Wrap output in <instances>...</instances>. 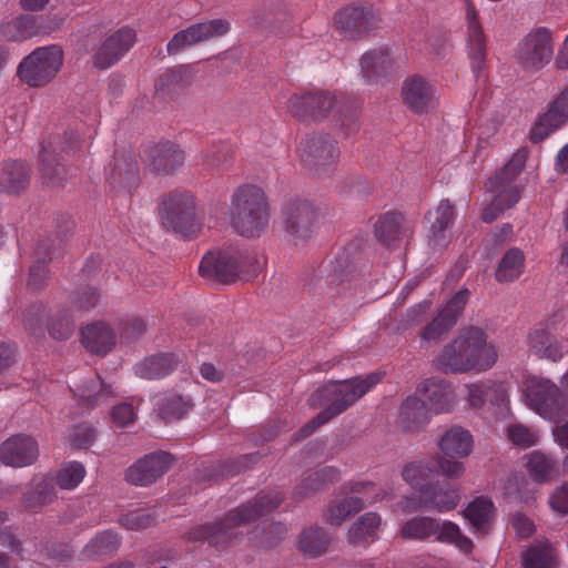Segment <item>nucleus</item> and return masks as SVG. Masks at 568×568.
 I'll list each match as a JSON object with an SVG mask.
<instances>
[{
	"label": "nucleus",
	"mask_w": 568,
	"mask_h": 568,
	"mask_svg": "<svg viewBox=\"0 0 568 568\" xmlns=\"http://www.w3.org/2000/svg\"><path fill=\"white\" fill-rule=\"evenodd\" d=\"M434 413L418 396H408L399 409V425L404 433H419L430 422Z\"/></svg>",
	"instance_id": "obj_32"
},
{
	"label": "nucleus",
	"mask_w": 568,
	"mask_h": 568,
	"mask_svg": "<svg viewBox=\"0 0 568 568\" xmlns=\"http://www.w3.org/2000/svg\"><path fill=\"white\" fill-rule=\"evenodd\" d=\"M473 435L463 427H452L439 440L440 450L449 457H466L473 450Z\"/></svg>",
	"instance_id": "obj_40"
},
{
	"label": "nucleus",
	"mask_w": 568,
	"mask_h": 568,
	"mask_svg": "<svg viewBox=\"0 0 568 568\" xmlns=\"http://www.w3.org/2000/svg\"><path fill=\"white\" fill-rule=\"evenodd\" d=\"M62 63L63 51L60 47H41L20 62L17 74L29 87H44L55 78Z\"/></svg>",
	"instance_id": "obj_11"
},
{
	"label": "nucleus",
	"mask_w": 568,
	"mask_h": 568,
	"mask_svg": "<svg viewBox=\"0 0 568 568\" xmlns=\"http://www.w3.org/2000/svg\"><path fill=\"white\" fill-rule=\"evenodd\" d=\"M400 101L413 114L425 115L438 106L437 89L422 74H410L402 83Z\"/></svg>",
	"instance_id": "obj_16"
},
{
	"label": "nucleus",
	"mask_w": 568,
	"mask_h": 568,
	"mask_svg": "<svg viewBox=\"0 0 568 568\" xmlns=\"http://www.w3.org/2000/svg\"><path fill=\"white\" fill-rule=\"evenodd\" d=\"M261 266L260 257L254 251L230 247L207 252L200 262L199 273L205 281L227 284L237 278H254Z\"/></svg>",
	"instance_id": "obj_4"
},
{
	"label": "nucleus",
	"mask_w": 568,
	"mask_h": 568,
	"mask_svg": "<svg viewBox=\"0 0 568 568\" xmlns=\"http://www.w3.org/2000/svg\"><path fill=\"white\" fill-rule=\"evenodd\" d=\"M524 395L529 407L544 419L559 423L568 416V397L550 379L528 378Z\"/></svg>",
	"instance_id": "obj_9"
},
{
	"label": "nucleus",
	"mask_w": 568,
	"mask_h": 568,
	"mask_svg": "<svg viewBox=\"0 0 568 568\" xmlns=\"http://www.w3.org/2000/svg\"><path fill=\"white\" fill-rule=\"evenodd\" d=\"M310 400L312 406L325 408L298 430L295 440L311 436L320 426L346 410L355 402V386L351 381L332 383L314 392Z\"/></svg>",
	"instance_id": "obj_6"
},
{
	"label": "nucleus",
	"mask_w": 568,
	"mask_h": 568,
	"mask_svg": "<svg viewBox=\"0 0 568 568\" xmlns=\"http://www.w3.org/2000/svg\"><path fill=\"white\" fill-rule=\"evenodd\" d=\"M80 148V134L69 130L63 135H52L42 144L40 153V171L43 182L48 185H59L67 178V169L62 163L65 155L74 153Z\"/></svg>",
	"instance_id": "obj_10"
},
{
	"label": "nucleus",
	"mask_w": 568,
	"mask_h": 568,
	"mask_svg": "<svg viewBox=\"0 0 568 568\" xmlns=\"http://www.w3.org/2000/svg\"><path fill=\"white\" fill-rule=\"evenodd\" d=\"M83 346L93 354L105 355L115 345V334L104 322H95L81 331Z\"/></svg>",
	"instance_id": "obj_36"
},
{
	"label": "nucleus",
	"mask_w": 568,
	"mask_h": 568,
	"mask_svg": "<svg viewBox=\"0 0 568 568\" xmlns=\"http://www.w3.org/2000/svg\"><path fill=\"white\" fill-rule=\"evenodd\" d=\"M508 438L514 445L523 448L535 446L538 442L536 433L521 424L508 427Z\"/></svg>",
	"instance_id": "obj_61"
},
{
	"label": "nucleus",
	"mask_w": 568,
	"mask_h": 568,
	"mask_svg": "<svg viewBox=\"0 0 568 568\" xmlns=\"http://www.w3.org/2000/svg\"><path fill=\"white\" fill-rule=\"evenodd\" d=\"M355 272V245L348 244L339 251L329 264L326 282L341 285L352 282Z\"/></svg>",
	"instance_id": "obj_39"
},
{
	"label": "nucleus",
	"mask_w": 568,
	"mask_h": 568,
	"mask_svg": "<svg viewBox=\"0 0 568 568\" xmlns=\"http://www.w3.org/2000/svg\"><path fill=\"white\" fill-rule=\"evenodd\" d=\"M100 301V293L95 287L84 286L77 291L71 300V306L78 311H90L94 308Z\"/></svg>",
	"instance_id": "obj_60"
},
{
	"label": "nucleus",
	"mask_w": 568,
	"mask_h": 568,
	"mask_svg": "<svg viewBox=\"0 0 568 568\" xmlns=\"http://www.w3.org/2000/svg\"><path fill=\"white\" fill-rule=\"evenodd\" d=\"M382 518L369 511L357 517V547H366L378 539Z\"/></svg>",
	"instance_id": "obj_53"
},
{
	"label": "nucleus",
	"mask_w": 568,
	"mask_h": 568,
	"mask_svg": "<svg viewBox=\"0 0 568 568\" xmlns=\"http://www.w3.org/2000/svg\"><path fill=\"white\" fill-rule=\"evenodd\" d=\"M326 532L318 527L305 529L300 538V547L308 557H317L324 554L328 546Z\"/></svg>",
	"instance_id": "obj_52"
},
{
	"label": "nucleus",
	"mask_w": 568,
	"mask_h": 568,
	"mask_svg": "<svg viewBox=\"0 0 568 568\" xmlns=\"http://www.w3.org/2000/svg\"><path fill=\"white\" fill-rule=\"evenodd\" d=\"M283 229L294 245H303L312 239L317 220V211L307 200L295 199L283 209Z\"/></svg>",
	"instance_id": "obj_14"
},
{
	"label": "nucleus",
	"mask_w": 568,
	"mask_h": 568,
	"mask_svg": "<svg viewBox=\"0 0 568 568\" xmlns=\"http://www.w3.org/2000/svg\"><path fill=\"white\" fill-rule=\"evenodd\" d=\"M135 42V32L133 29L124 27L111 34L97 51L94 64L100 69H106L115 63L129 51Z\"/></svg>",
	"instance_id": "obj_30"
},
{
	"label": "nucleus",
	"mask_w": 568,
	"mask_h": 568,
	"mask_svg": "<svg viewBox=\"0 0 568 568\" xmlns=\"http://www.w3.org/2000/svg\"><path fill=\"white\" fill-rule=\"evenodd\" d=\"M527 158V148L517 150L508 163L488 180L486 187L495 196L484 209V222L491 223L501 212L513 207L520 200V189L514 181L525 166Z\"/></svg>",
	"instance_id": "obj_5"
},
{
	"label": "nucleus",
	"mask_w": 568,
	"mask_h": 568,
	"mask_svg": "<svg viewBox=\"0 0 568 568\" xmlns=\"http://www.w3.org/2000/svg\"><path fill=\"white\" fill-rule=\"evenodd\" d=\"M172 456L165 452L144 456L128 468L125 479L136 486H148L161 477L170 467Z\"/></svg>",
	"instance_id": "obj_23"
},
{
	"label": "nucleus",
	"mask_w": 568,
	"mask_h": 568,
	"mask_svg": "<svg viewBox=\"0 0 568 568\" xmlns=\"http://www.w3.org/2000/svg\"><path fill=\"white\" fill-rule=\"evenodd\" d=\"M416 394L434 414H445L456 404V394L450 382L444 378H427L422 382Z\"/></svg>",
	"instance_id": "obj_21"
},
{
	"label": "nucleus",
	"mask_w": 568,
	"mask_h": 568,
	"mask_svg": "<svg viewBox=\"0 0 568 568\" xmlns=\"http://www.w3.org/2000/svg\"><path fill=\"white\" fill-rule=\"evenodd\" d=\"M143 156L152 171L162 174L173 173L185 160L184 151L171 141H161L148 148Z\"/></svg>",
	"instance_id": "obj_26"
},
{
	"label": "nucleus",
	"mask_w": 568,
	"mask_h": 568,
	"mask_svg": "<svg viewBox=\"0 0 568 568\" xmlns=\"http://www.w3.org/2000/svg\"><path fill=\"white\" fill-rule=\"evenodd\" d=\"M256 24L276 31L280 23L288 22V14L278 0H271L253 12Z\"/></svg>",
	"instance_id": "obj_46"
},
{
	"label": "nucleus",
	"mask_w": 568,
	"mask_h": 568,
	"mask_svg": "<svg viewBox=\"0 0 568 568\" xmlns=\"http://www.w3.org/2000/svg\"><path fill=\"white\" fill-rule=\"evenodd\" d=\"M193 407V402L190 397H184L179 394L166 395L159 404L160 416L165 422L182 418Z\"/></svg>",
	"instance_id": "obj_51"
},
{
	"label": "nucleus",
	"mask_w": 568,
	"mask_h": 568,
	"mask_svg": "<svg viewBox=\"0 0 568 568\" xmlns=\"http://www.w3.org/2000/svg\"><path fill=\"white\" fill-rule=\"evenodd\" d=\"M400 536L414 540L434 537L436 541L454 545L465 554L471 552L474 548L471 539L462 534L458 525L449 520L439 523L428 516H417L407 520L400 529Z\"/></svg>",
	"instance_id": "obj_8"
},
{
	"label": "nucleus",
	"mask_w": 568,
	"mask_h": 568,
	"mask_svg": "<svg viewBox=\"0 0 568 568\" xmlns=\"http://www.w3.org/2000/svg\"><path fill=\"white\" fill-rule=\"evenodd\" d=\"M79 393L83 404L88 409H92L103 403H106L108 398L113 394L111 386L102 383L100 377L92 378L91 381L84 383L79 388Z\"/></svg>",
	"instance_id": "obj_50"
},
{
	"label": "nucleus",
	"mask_w": 568,
	"mask_h": 568,
	"mask_svg": "<svg viewBox=\"0 0 568 568\" xmlns=\"http://www.w3.org/2000/svg\"><path fill=\"white\" fill-rule=\"evenodd\" d=\"M87 471L79 462L64 463L55 475V484L63 490L75 489L83 480Z\"/></svg>",
	"instance_id": "obj_54"
},
{
	"label": "nucleus",
	"mask_w": 568,
	"mask_h": 568,
	"mask_svg": "<svg viewBox=\"0 0 568 568\" xmlns=\"http://www.w3.org/2000/svg\"><path fill=\"white\" fill-rule=\"evenodd\" d=\"M54 478L50 475L34 476L31 487L22 496V506L27 510L38 511L57 498Z\"/></svg>",
	"instance_id": "obj_35"
},
{
	"label": "nucleus",
	"mask_w": 568,
	"mask_h": 568,
	"mask_svg": "<svg viewBox=\"0 0 568 568\" xmlns=\"http://www.w3.org/2000/svg\"><path fill=\"white\" fill-rule=\"evenodd\" d=\"M34 20L30 16H20L1 27V34L10 41H23L34 33Z\"/></svg>",
	"instance_id": "obj_55"
},
{
	"label": "nucleus",
	"mask_w": 568,
	"mask_h": 568,
	"mask_svg": "<svg viewBox=\"0 0 568 568\" xmlns=\"http://www.w3.org/2000/svg\"><path fill=\"white\" fill-rule=\"evenodd\" d=\"M121 544L119 535L112 530H105L97 534L84 548V554L89 558L100 556H112Z\"/></svg>",
	"instance_id": "obj_49"
},
{
	"label": "nucleus",
	"mask_w": 568,
	"mask_h": 568,
	"mask_svg": "<svg viewBox=\"0 0 568 568\" xmlns=\"http://www.w3.org/2000/svg\"><path fill=\"white\" fill-rule=\"evenodd\" d=\"M178 365V358L171 353H160L146 357L135 365V374L145 379H158L170 375Z\"/></svg>",
	"instance_id": "obj_38"
},
{
	"label": "nucleus",
	"mask_w": 568,
	"mask_h": 568,
	"mask_svg": "<svg viewBox=\"0 0 568 568\" xmlns=\"http://www.w3.org/2000/svg\"><path fill=\"white\" fill-rule=\"evenodd\" d=\"M229 211L230 223L241 236L260 237L268 227V201L260 186L243 184L236 187L231 195Z\"/></svg>",
	"instance_id": "obj_3"
},
{
	"label": "nucleus",
	"mask_w": 568,
	"mask_h": 568,
	"mask_svg": "<svg viewBox=\"0 0 568 568\" xmlns=\"http://www.w3.org/2000/svg\"><path fill=\"white\" fill-rule=\"evenodd\" d=\"M234 150L231 143H212L203 154V164L210 169L227 170L233 163Z\"/></svg>",
	"instance_id": "obj_48"
},
{
	"label": "nucleus",
	"mask_w": 568,
	"mask_h": 568,
	"mask_svg": "<svg viewBox=\"0 0 568 568\" xmlns=\"http://www.w3.org/2000/svg\"><path fill=\"white\" fill-rule=\"evenodd\" d=\"M464 465L460 462L433 457L425 462H413L407 464L402 476L406 483L420 493L422 487H427L428 480L438 475L450 478H458L464 474Z\"/></svg>",
	"instance_id": "obj_15"
},
{
	"label": "nucleus",
	"mask_w": 568,
	"mask_h": 568,
	"mask_svg": "<svg viewBox=\"0 0 568 568\" xmlns=\"http://www.w3.org/2000/svg\"><path fill=\"white\" fill-rule=\"evenodd\" d=\"M549 504L557 514L561 516L568 514V484H562L552 491Z\"/></svg>",
	"instance_id": "obj_64"
},
{
	"label": "nucleus",
	"mask_w": 568,
	"mask_h": 568,
	"mask_svg": "<svg viewBox=\"0 0 568 568\" xmlns=\"http://www.w3.org/2000/svg\"><path fill=\"white\" fill-rule=\"evenodd\" d=\"M568 120V87L549 104L530 131V141L539 143Z\"/></svg>",
	"instance_id": "obj_24"
},
{
	"label": "nucleus",
	"mask_w": 568,
	"mask_h": 568,
	"mask_svg": "<svg viewBox=\"0 0 568 568\" xmlns=\"http://www.w3.org/2000/svg\"><path fill=\"white\" fill-rule=\"evenodd\" d=\"M489 385L486 383H474L466 386L468 402L473 408H481L488 402Z\"/></svg>",
	"instance_id": "obj_63"
},
{
	"label": "nucleus",
	"mask_w": 568,
	"mask_h": 568,
	"mask_svg": "<svg viewBox=\"0 0 568 568\" xmlns=\"http://www.w3.org/2000/svg\"><path fill=\"white\" fill-rule=\"evenodd\" d=\"M355 513V497L349 495L336 499L327 510V520L333 525H341Z\"/></svg>",
	"instance_id": "obj_58"
},
{
	"label": "nucleus",
	"mask_w": 568,
	"mask_h": 568,
	"mask_svg": "<svg viewBox=\"0 0 568 568\" xmlns=\"http://www.w3.org/2000/svg\"><path fill=\"white\" fill-rule=\"evenodd\" d=\"M297 153L305 169L318 173L322 168L332 165L338 158V149L322 135L307 136L301 141Z\"/></svg>",
	"instance_id": "obj_20"
},
{
	"label": "nucleus",
	"mask_w": 568,
	"mask_h": 568,
	"mask_svg": "<svg viewBox=\"0 0 568 568\" xmlns=\"http://www.w3.org/2000/svg\"><path fill=\"white\" fill-rule=\"evenodd\" d=\"M38 455V444L28 435L12 436L0 445V462L6 466H29L37 460Z\"/></svg>",
	"instance_id": "obj_25"
},
{
	"label": "nucleus",
	"mask_w": 568,
	"mask_h": 568,
	"mask_svg": "<svg viewBox=\"0 0 568 568\" xmlns=\"http://www.w3.org/2000/svg\"><path fill=\"white\" fill-rule=\"evenodd\" d=\"M457 216L456 207L449 200H442L434 212L428 213L430 222V233L428 235L429 245L433 248L446 247L449 240V230Z\"/></svg>",
	"instance_id": "obj_29"
},
{
	"label": "nucleus",
	"mask_w": 568,
	"mask_h": 568,
	"mask_svg": "<svg viewBox=\"0 0 568 568\" xmlns=\"http://www.w3.org/2000/svg\"><path fill=\"white\" fill-rule=\"evenodd\" d=\"M290 113L302 122L329 119L333 126L349 135L355 123L353 103L342 93L315 90L295 93L287 101Z\"/></svg>",
	"instance_id": "obj_2"
},
{
	"label": "nucleus",
	"mask_w": 568,
	"mask_h": 568,
	"mask_svg": "<svg viewBox=\"0 0 568 568\" xmlns=\"http://www.w3.org/2000/svg\"><path fill=\"white\" fill-rule=\"evenodd\" d=\"M47 329L55 341L69 339L75 331V321L70 306H59L47 322Z\"/></svg>",
	"instance_id": "obj_44"
},
{
	"label": "nucleus",
	"mask_w": 568,
	"mask_h": 568,
	"mask_svg": "<svg viewBox=\"0 0 568 568\" xmlns=\"http://www.w3.org/2000/svg\"><path fill=\"white\" fill-rule=\"evenodd\" d=\"M465 518L471 525L474 531L487 534L491 528L495 506L486 497H478L473 500L463 511Z\"/></svg>",
	"instance_id": "obj_41"
},
{
	"label": "nucleus",
	"mask_w": 568,
	"mask_h": 568,
	"mask_svg": "<svg viewBox=\"0 0 568 568\" xmlns=\"http://www.w3.org/2000/svg\"><path fill=\"white\" fill-rule=\"evenodd\" d=\"M339 478V471L334 467H323L310 474L295 488L298 497H307L320 490L325 484L333 483Z\"/></svg>",
	"instance_id": "obj_47"
},
{
	"label": "nucleus",
	"mask_w": 568,
	"mask_h": 568,
	"mask_svg": "<svg viewBox=\"0 0 568 568\" xmlns=\"http://www.w3.org/2000/svg\"><path fill=\"white\" fill-rule=\"evenodd\" d=\"M466 19L468 23V57L473 73L476 79H479L486 65V40L478 21V13L469 2L466 7Z\"/></svg>",
	"instance_id": "obj_28"
},
{
	"label": "nucleus",
	"mask_w": 568,
	"mask_h": 568,
	"mask_svg": "<svg viewBox=\"0 0 568 568\" xmlns=\"http://www.w3.org/2000/svg\"><path fill=\"white\" fill-rule=\"evenodd\" d=\"M552 33L546 27L530 30L518 43L515 59L525 71L537 72L545 68L552 59Z\"/></svg>",
	"instance_id": "obj_12"
},
{
	"label": "nucleus",
	"mask_w": 568,
	"mask_h": 568,
	"mask_svg": "<svg viewBox=\"0 0 568 568\" xmlns=\"http://www.w3.org/2000/svg\"><path fill=\"white\" fill-rule=\"evenodd\" d=\"M527 345L532 355L554 363L559 362L565 355L562 343L542 327L535 328L528 334Z\"/></svg>",
	"instance_id": "obj_33"
},
{
	"label": "nucleus",
	"mask_w": 568,
	"mask_h": 568,
	"mask_svg": "<svg viewBox=\"0 0 568 568\" xmlns=\"http://www.w3.org/2000/svg\"><path fill=\"white\" fill-rule=\"evenodd\" d=\"M469 296L470 292L467 288L458 291L438 312L437 316L420 329L419 337L422 343L437 342L447 334L457 323Z\"/></svg>",
	"instance_id": "obj_18"
},
{
	"label": "nucleus",
	"mask_w": 568,
	"mask_h": 568,
	"mask_svg": "<svg viewBox=\"0 0 568 568\" xmlns=\"http://www.w3.org/2000/svg\"><path fill=\"white\" fill-rule=\"evenodd\" d=\"M393 63L394 61L388 49L369 51L361 59L363 77L369 81H377L390 72Z\"/></svg>",
	"instance_id": "obj_42"
},
{
	"label": "nucleus",
	"mask_w": 568,
	"mask_h": 568,
	"mask_svg": "<svg viewBox=\"0 0 568 568\" xmlns=\"http://www.w3.org/2000/svg\"><path fill=\"white\" fill-rule=\"evenodd\" d=\"M159 213L164 227L183 237L196 235L202 227L195 197L189 192L175 191L163 195Z\"/></svg>",
	"instance_id": "obj_7"
},
{
	"label": "nucleus",
	"mask_w": 568,
	"mask_h": 568,
	"mask_svg": "<svg viewBox=\"0 0 568 568\" xmlns=\"http://www.w3.org/2000/svg\"><path fill=\"white\" fill-rule=\"evenodd\" d=\"M486 332L477 326L462 328L454 338L471 371L484 372L497 361L496 347L487 342Z\"/></svg>",
	"instance_id": "obj_13"
},
{
	"label": "nucleus",
	"mask_w": 568,
	"mask_h": 568,
	"mask_svg": "<svg viewBox=\"0 0 568 568\" xmlns=\"http://www.w3.org/2000/svg\"><path fill=\"white\" fill-rule=\"evenodd\" d=\"M416 223L402 212L393 210L378 215L373 225L376 240L388 248L398 247L413 237Z\"/></svg>",
	"instance_id": "obj_17"
},
{
	"label": "nucleus",
	"mask_w": 568,
	"mask_h": 568,
	"mask_svg": "<svg viewBox=\"0 0 568 568\" xmlns=\"http://www.w3.org/2000/svg\"><path fill=\"white\" fill-rule=\"evenodd\" d=\"M524 568H555L556 560L550 548L532 546L523 554Z\"/></svg>",
	"instance_id": "obj_56"
},
{
	"label": "nucleus",
	"mask_w": 568,
	"mask_h": 568,
	"mask_svg": "<svg viewBox=\"0 0 568 568\" xmlns=\"http://www.w3.org/2000/svg\"><path fill=\"white\" fill-rule=\"evenodd\" d=\"M62 242L63 239L60 236L48 237L38 242L34 251L37 260L30 267L28 278V286L31 290H40L45 285L49 278L48 263L60 254Z\"/></svg>",
	"instance_id": "obj_27"
},
{
	"label": "nucleus",
	"mask_w": 568,
	"mask_h": 568,
	"mask_svg": "<svg viewBox=\"0 0 568 568\" xmlns=\"http://www.w3.org/2000/svg\"><path fill=\"white\" fill-rule=\"evenodd\" d=\"M283 500L280 491H261L253 500L230 510L220 523L192 529L189 539L206 541L217 550H223L240 540L237 528L272 513Z\"/></svg>",
	"instance_id": "obj_1"
},
{
	"label": "nucleus",
	"mask_w": 568,
	"mask_h": 568,
	"mask_svg": "<svg viewBox=\"0 0 568 568\" xmlns=\"http://www.w3.org/2000/svg\"><path fill=\"white\" fill-rule=\"evenodd\" d=\"M30 181V168L23 161L9 160L0 165V192L19 195Z\"/></svg>",
	"instance_id": "obj_34"
},
{
	"label": "nucleus",
	"mask_w": 568,
	"mask_h": 568,
	"mask_svg": "<svg viewBox=\"0 0 568 568\" xmlns=\"http://www.w3.org/2000/svg\"><path fill=\"white\" fill-rule=\"evenodd\" d=\"M525 467L529 477L538 484L549 483L557 475L558 465L556 459L541 450H534L525 455Z\"/></svg>",
	"instance_id": "obj_37"
},
{
	"label": "nucleus",
	"mask_w": 568,
	"mask_h": 568,
	"mask_svg": "<svg viewBox=\"0 0 568 568\" xmlns=\"http://www.w3.org/2000/svg\"><path fill=\"white\" fill-rule=\"evenodd\" d=\"M459 500L458 488L448 484L445 486L428 485L427 487H422L419 494V506L438 513L453 510Z\"/></svg>",
	"instance_id": "obj_31"
},
{
	"label": "nucleus",
	"mask_w": 568,
	"mask_h": 568,
	"mask_svg": "<svg viewBox=\"0 0 568 568\" xmlns=\"http://www.w3.org/2000/svg\"><path fill=\"white\" fill-rule=\"evenodd\" d=\"M379 12L371 3L357 6V36L379 28Z\"/></svg>",
	"instance_id": "obj_59"
},
{
	"label": "nucleus",
	"mask_w": 568,
	"mask_h": 568,
	"mask_svg": "<svg viewBox=\"0 0 568 568\" xmlns=\"http://www.w3.org/2000/svg\"><path fill=\"white\" fill-rule=\"evenodd\" d=\"M106 182L115 191H131L139 181L138 163L131 151H116L113 162L105 169Z\"/></svg>",
	"instance_id": "obj_22"
},
{
	"label": "nucleus",
	"mask_w": 568,
	"mask_h": 568,
	"mask_svg": "<svg viewBox=\"0 0 568 568\" xmlns=\"http://www.w3.org/2000/svg\"><path fill=\"white\" fill-rule=\"evenodd\" d=\"M525 255L517 247L508 250L498 264L495 277L498 282H513L524 272Z\"/></svg>",
	"instance_id": "obj_45"
},
{
	"label": "nucleus",
	"mask_w": 568,
	"mask_h": 568,
	"mask_svg": "<svg viewBox=\"0 0 568 568\" xmlns=\"http://www.w3.org/2000/svg\"><path fill=\"white\" fill-rule=\"evenodd\" d=\"M119 329L121 338L134 341L144 334L146 325L140 317H128L120 323Z\"/></svg>",
	"instance_id": "obj_62"
},
{
	"label": "nucleus",
	"mask_w": 568,
	"mask_h": 568,
	"mask_svg": "<svg viewBox=\"0 0 568 568\" xmlns=\"http://www.w3.org/2000/svg\"><path fill=\"white\" fill-rule=\"evenodd\" d=\"M334 32L341 39H353L355 36V6L348 4L338 10L334 17Z\"/></svg>",
	"instance_id": "obj_57"
},
{
	"label": "nucleus",
	"mask_w": 568,
	"mask_h": 568,
	"mask_svg": "<svg viewBox=\"0 0 568 568\" xmlns=\"http://www.w3.org/2000/svg\"><path fill=\"white\" fill-rule=\"evenodd\" d=\"M434 366L445 374H464L471 372L454 339L444 345L438 352L434 359Z\"/></svg>",
	"instance_id": "obj_43"
},
{
	"label": "nucleus",
	"mask_w": 568,
	"mask_h": 568,
	"mask_svg": "<svg viewBox=\"0 0 568 568\" xmlns=\"http://www.w3.org/2000/svg\"><path fill=\"white\" fill-rule=\"evenodd\" d=\"M229 30L230 23L223 19L192 24L172 37L166 51L169 54H178L192 45L224 36Z\"/></svg>",
	"instance_id": "obj_19"
}]
</instances>
